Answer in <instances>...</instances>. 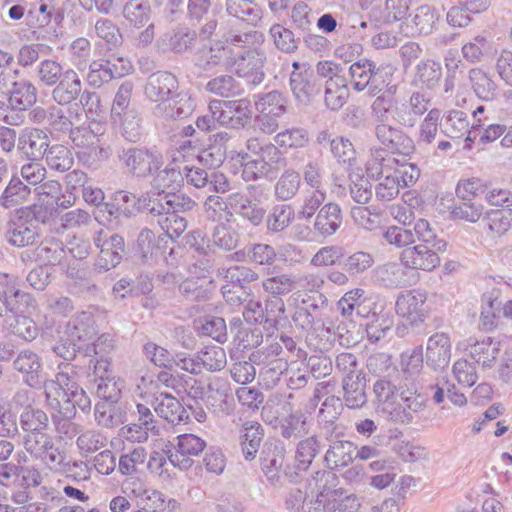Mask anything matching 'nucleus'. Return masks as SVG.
Segmentation results:
<instances>
[{"label": "nucleus", "mask_w": 512, "mask_h": 512, "mask_svg": "<svg viewBox=\"0 0 512 512\" xmlns=\"http://www.w3.org/2000/svg\"><path fill=\"white\" fill-rule=\"evenodd\" d=\"M251 39L263 42V35L258 32L231 36V51L227 70L246 80L248 84L257 86L265 78L264 65L266 53L260 47H247Z\"/></svg>", "instance_id": "nucleus-1"}, {"label": "nucleus", "mask_w": 512, "mask_h": 512, "mask_svg": "<svg viewBox=\"0 0 512 512\" xmlns=\"http://www.w3.org/2000/svg\"><path fill=\"white\" fill-rule=\"evenodd\" d=\"M396 91V85L388 88V93H384L375 98L371 106L381 112V115L389 117L398 125L406 128H412L419 118L424 115L430 106V99L419 91L413 92L407 102L394 97L392 93Z\"/></svg>", "instance_id": "nucleus-2"}, {"label": "nucleus", "mask_w": 512, "mask_h": 512, "mask_svg": "<svg viewBox=\"0 0 512 512\" xmlns=\"http://www.w3.org/2000/svg\"><path fill=\"white\" fill-rule=\"evenodd\" d=\"M246 147L248 152L240 155L245 181L268 178L276 173L282 160L277 146L265 138L250 137Z\"/></svg>", "instance_id": "nucleus-3"}, {"label": "nucleus", "mask_w": 512, "mask_h": 512, "mask_svg": "<svg viewBox=\"0 0 512 512\" xmlns=\"http://www.w3.org/2000/svg\"><path fill=\"white\" fill-rule=\"evenodd\" d=\"M366 171L369 177H379L381 173H386L403 188L414 185L420 176V170L416 165L392 156L384 157L381 149L371 151Z\"/></svg>", "instance_id": "nucleus-4"}, {"label": "nucleus", "mask_w": 512, "mask_h": 512, "mask_svg": "<svg viewBox=\"0 0 512 512\" xmlns=\"http://www.w3.org/2000/svg\"><path fill=\"white\" fill-rule=\"evenodd\" d=\"M56 379L44 383L47 404L65 418L73 417V405L70 404L68 388L74 387L76 376L75 367L69 363L59 366Z\"/></svg>", "instance_id": "nucleus-5"}, {"label": "nucleus", "mask_w": 512, "mask_h": 512, "mask_svg": "<svg viewBox=\"0 0 512 512\" xmlns=\"http://www.w3.org/2000/svg\"><path fill=\"white\" fill-rule=\"evenodd\" d=\"M371 115L376 121L374 135L383 146V150L392 154L408 156L415 150L414 141L400 128L393 126L389 117L381 115V112L371 106Z\"/></svg>", "instance_id": "nucleus-6"}, {"label": "nucleus", "mask_w": 512, "mask_h": 512, "mask_svg": "<svg viewBox=\"0 0 512 512\" xmlns=\"http://www.w3.org/2000/svg\"><path fill=\"white\" fill-rule=\"evenodd\" d=\"M25 451L50 470H59L66 460L65 452L56 446L53 437L47 433L26 434L23 438Z\"/></svg>", "instance_id": "nucleus-7"}, {"label": "nucleus", "mask_w": 512, "mask_h": 512, "mask_svg": "<svg viewBox=\"0 0 512 512\" xmlns=\"http://www.w3.org/2000/svg\"><path fill=\"white\" fill-rule=\"evenodd\" d=\"M427 300L426 291L420 289L402 291L396 298L395 312L407 325L419 327L430 314Z\"/></svg>", "instance_id": "nucleus-8"}, {"label": "nucleus", "mask_w": 512, "mask_h": 512, "mask_svg": "<svg viewBox=\"0 0 512 512\" xmlns=\"http://www.w3.org/2000/svg\"><path fill=\"white\" fill-rule=\"evenodd\" d=\"M127 173L136 178H147L163 166L162 155L144 147L123 149L119 154Z\"/></svg>", "instance_id": "nucleus-9"}, {"label": "nucleus", "mask_w": 512, "mask_h": 512, "mask_svg": "<svg viewBox=\"0 0 512 512\" xmlns=\"http://www.w3.org/2000/svg\"><path fill=\"white\" fill-rule=\"evenodd\" d=\"M209 111L216 115L218 124L234 129L245 127L252 118L251 103L247 98L213 100L209 104Z\"/></svg>", "instance_id": "nucleus-10"}, {"label": "nucleus", "mask_w": 512, "mask_h": 512, "mask_svg": "<svg viewBox=\"0 0 512 512\" xmlns=\"http://www.w3.org/2000/svg\"><path fill=\"white\" fill-rule=\"evenodd\" d=\"M382 67H376L374 62L362 58L349 67L351 85L357 92L367 89L370 96L378 95L387 84L382 75Z\"/></svg>", "instance_id": "nucleus-11"}, {"label": "nucleus", "mask_w": 512, "mask_h": 512, "mask_svg": "<svg viewBox=\"0 0 512 512\" xmlns=\"http://www.w3.org/2000/svg\"><path fill=\"white\" fill-rule=\"evenodd\" d=\"M457 350L465 352L483 369L492 368L500 353V342L491 337H468L459 341L456 346Z\"/></svg>", "instance_id": "nucleus-12"}, {"label": "nucleus", "mask_w": 512, "mask_h": 512, "mask_svg": "<svg viewBox=\"0 0 512 512\" xmlns=\"http://www.w3.org/2000/svg\"><path fill=\"white\" fill-rule=\"evenodd\" d=\"M446 249V242L418 244L401 253L402 264L411 269L431 271L440 263L439 253Z\"/></svg>", "instance_id": "nucleus-13"}, {"label": "nucleus", "mask_w": 512, "mask_h": 512, "mask_svg": "<svg viewBox=\"0 0 512 512\" xmlns=\"http://www.w3.org/2000/svg\"><path fill=\"white\" fill-rule=\"evenodd\" d=\"M231 51V36L225 41H216L209 47L198 49L192 58L194 66L203 72H209L217 66H222L227 70Z\"/></svg>", "instance_id": "nucleus-14"}, {"label": "nucleus", "mask_w": 512, "mask_h": 512, "mask_svg": "<svg viewBox=\"0 0 512 512\" xmlns=\"http://www.w3.org/2000/svg\"><path fill=\"white\" fill-rule=\"evenodd\" d=\"M176 439V451L173 453L169 450L168 458L170 465L185 471L192 467L194 463L192 457L203 452L206 442L194 434H182Z\"/></svg>", "instance_id": "nucleus-15"}, {"label": "nucleus", "mask_w": 512, "mask_h": 512, "mask_svg": "<svg viewBox=\"0 0 512 512\" xmlns=\"http://www.w3.org/2000/svg\"><path fill=\"white\" fill-rule=\"evenodd\" d=\"M177 77L167 71H157L151 74L144 86V95L150 102L161 104L178 91Z\"/></svg>", "instance_id": "nucleus-16"}, {"label": "nucleus", "mask_w": 512, "mask_h": 512, "mask_svg": "<svg viewBox=\"0 0 512 512\" xmlns=\"http://www.w3.org/2000/svg\"><path fill=\"white\" fill-rule=\"evenodd\" d=\"M452 342L444 332L431 335L426 343L425 361L428 367L438 371L445 369L451 359Z\"/></svg>", "instance_id": "nucleus-17"}, {"label": "nucleus", "mask_w": 512, "mask_h": 512, "mask_svg": "<svg viewBox=\"0 0 512 512\" xmlns=\"http://www.w3.org/2000/svg\"><path fill=\"white\" fill-rule=\"evenodd\" d=\"M17 148L30 161H40L49 148V137L41 129L26 128L18 137Z\"/></svg>", "instance_id": "nucleus-18"}, {"label": "nucleus", "mask_w": 512, "mask_h": 512, "mask_svg": "<svg viewBox=\"0 0 512 512\" xmlns=\"http://www.w3.org/2000/svg\"><path fill=\"white\" fill-rule=\"evenodd\" d=\"M154 411L159 417L172 425L186 424L190 416L186 408L173 395L159 392L152 401Z\"/></svg>", "instance_id": "nucleus-19"}, {"label": "nucleus", "mask_w": 512, "mask_h": 512, "mask_svg": "<svg viewBox=\"0 0 512 512\" xmlns=\"http://www.w3.org/2000/svg\"><path fill=\"white\" fill-rule=\"evenodd\" d=\"M195 100L189 92H175L166 102L155 106L154 113L166 119H184L195 109Z\"/></svg>", "instance_id": "nucleus-20"}, {"label": "nucleus", "mask_w": 512, "mask_h": 512, "mask_svg": "<svg viewBox=\"0 0 512 512\" xmlns=\"http://www.w3.org/2000/svg\"><path fill=\"white\" fill-rule=\"evenodd\" d=\"M425 398L413 392H402L388 418L396 423H410L414 415L425 408Z\"/></svg>", "instance_id": "nucleus-21"}, {"label": "nucleus", "mask_w": 512, "mask_h": 512, "mask_svg": "<svg viewBox=\"0 0 512 512\" xmlns=\"http://www.w3.org/2000/svg\"><path fill=\"white\" fill-rule=\"evenodd\" d=\"M82 93V83L79 75L73 69H67L53 89L52 98L59 105H68L79 96L81 97Z\"/></svg>", "instance_id": "nucleus-22"}, {"label": "nucleus", "mask_w": 512, "mask_h": 512, "mask_svg": "<svg viewBox=\"0 0 512 512\" xmlns=\"http://www.w3.org/2000/svg\"><path fill=\"white\" fill-rule=\"evenodd\" d=\"M155 175L151 180L153 191L166 194H173L184 182V176L181 166L175 162L169 163L164 169L155 171Z\"/></svg>", "instance_id": "nucleus-23"}, {"label": "nucleus", "mask_w": 512, "mask_h": 512, "mask_svg": "<svg viewBox=\"0 0 512 512\" xmlns=\"http://www.w3.org/2000/svg\"><path fill=\"white\" fill-rule=\"evenodd\" d=\"M38 236L37 224L33 219L16 217L9 223L8 242L17 247H25L35 242Z\"/></svg>", "instance_id": "nucleus-24"}, {"label": "nucleus", "mask_w": 512, "mask_h": 512, "mask_svg": "<svg viewBox=\"0 0 512 512\" xmlns=\"http://www.w3.org/2000/svg\"><path fill=\"white\" fill-rule=\"evenodd\" d=\"M356 446L348 440L330 441L324 455V463L330 470H339L347 467L354 460Z\"/></svg>", "instance_id": "nucleus-25"}, {"label": "nucleus", "mask_w": 512, "mask_h": 512, "mask_svg": "<svg viewBox=\"0 0 512 512\" xmlns=\"http://www.w3.org/2000/svg\"><path fill=\"white\" fill-rule=\"evenodd\" d=\"M278 427L280 435L287 440L303 438L310 432L311 421L302 410H295L282 417Z\"/></svg>", "instance_id": "nucleus-26"}, {"label": "nucleus", "mask_w": 512, "mask_h": 512, "mask_svg": "<svg viewBox=\"0 0 512 512\" xmlns=\"http://www.w3.org/2000/svg\"><path fill=\"white\" fill-rule=\"evenodd\" d=\"M15 370L23 375L24 382L30 387L37 386L39 373L42 371L41 358L33 351H21L13 362Z\"/></svg>", "instance_id": "nucleus-27"}, {"label": "nucleus", "mask_w": 512, "mask_h": 512, "mask_svg": "<svg viewBox=\"0 0 512 512\" xmlns=\"http://www.w3.org/2000/svg\"><path fill=\"white\" fill-rule=\"evenodd\" d=\"M264 437L260 423L247 421L243 424L240 435V446L243 457L247 461L255 459Z\"/></svg>", "instance_id": "nucleus-28"}, {"label": "nucleus", "mask_w": 512, "mask_h": 512, "mask_svg": "<svg viewBox=\"0 0 512 512\" xmlns=\"http://www.w3.org/2000/svg\"><path fill=\"white\" fill-rule=\"evenodd\" d=\"M66 334L72 341L90 340L96 334L93 314L88 311H82L74 315L66 326Z\"/></svg>", "instance_id": "nucleus-29"}, {"label": "nucleus", "mask_w": 512, "mask_h": 512, "mask_svg": "<svg viewBox=\"0 0 512 512\" xmlns=\"http://www.w3.org/2000/svg\"><path fill=\"white\" fill-rule=\"evenodd\" d=\"M341 208L336 203L325 204L318 212L314 229L321 235L327 237L333 235L341 226Z\"/></svg>", "instance_id": "nucleus-30"}, {"label": "nucleus", "mask_w": 512, "mask_h": 512, "mask_svg": "<svg viewBox=\"0 0 512 512\" xmlns=\"http://www.w3.org/2000/svg\"><path fill=\"white\" fill-rule=\"evenodd\" d=\"M48 123L53 130L64 133H71L74 125L80 122L81 113L78 108L70 106L63 109L58 106H52L48 109Z\"/></svg>", "instance_id": "nucleus-31"}, {"label": "nucleus", "mask_w": 512, "mask_h": 512, "mask_svg": "<svg viewBox=\"0 0 512 512\" xmlns=\"http://www.w3.org/2000/svg\"><path fill=\"white\" fill-rule=\"evenodd\" d=\"M290 86L295 98L301 103H308L319 92L309 69H304V72L292 71Z\"/></svg>", "instance_id": "nucleus-32"}, {"label": "nucleus", "mask_w": 512, "mask_h": 512, "mask_svg": "<svg viewBox=\"0 0 512 512\" xmlns=\"http://www.w3.org/2000/svg\"><path fill=\"white\" fill-rule=\"evenodd\" d=\"M440 15L438 11L429 6L421 5L410 15V27L419 35H429L436 28Z\"/></svg>", "instance_id": "nucleus-33"}, {"label": "nucleus", "mask_w": 512, "mask_h": 512, "mask_svg": "<svg viewBox=\"0 0 512 512\" xmlns=\"http://www.w3.org/2000/svg\"><path fill=\"white\" fill-rule=\"evenodd\" d=\"M9 94V103L22 112L32 107L37 101V88L29 80L22 79L13 83Z\"/></svg>", "instance_id": "nucleus-34"}, {"label": "nucleus", "mask_w": 512, "mask_h": 512, "mask_svg": "<svg viewBox=\"0 0 512 512\" xmlns=\"http://www.w3.org/2000/svg\"><path fill=\"white\" fill-rule=\"evenodd\" d=\"M30 300L31 296L20 289L0 290V316L24 313Z\"/></svg>", "instance_id": "nucleus-35"}, {"label": "nucleus", "mask_w": 512, "mask_h": 512, "mask_svg": "<svg viewBox=\"0 0 512 512\" xmlns=\"http://www.w3.org/2000/svg\"><path fill=\"white\" fill-rule=\"evenodd\" d=\"M296 278L291 273H269L262 280V288L271 297H280L289 294L296 288Z\"/></svg>", "instance_id": "nucleus-36"}, {"label": "nucleus", "mask_w": 512, "mask_h": 512, "mask_svg": "<svg viewBox=\"0 0 512 512\" xmlns=\"http://www.w3.org/2000/svg\"><path fill=\"white\" fill-rule=\"evenodd\" d=\"M196 33L190 30H179L172 34L166 33L159 38L157 45L164 52L171 51L174 53H184L188 51L194 41Z\"/></svg>", "instance_id": "nucleus-37"}, {"label": "nucleus", "mask_w": 512, "mask_h": 512, "mask_svg": "<svg viewBox=\"0 0 512 512\" xmlns=\"http://www.w3.org/2000/svg\"><path fill=\"white\" fill-rule=\"evenodd\" d=\"M111 118L114 123L120 125L121 134L126 140L130 142L140 140L143 133L142 119L136 109L126 110L117 117L114 115Z\"/></svg>", "instance_id": "nucleus-38"}, {"label": "nucleus", "mask_w": 512, "mask_h": 512, "mask_svg": "<svg viewBox=\"0 0 512 512\" xmlns=\"http://www.w3.org/2000/svg\"><path fill=\"white\" fill-rule=\"evenodd\" d=\"M122 15L131 26L139 29L150 21L152 8L148 0H128L123 5Z\"/></svg>", "instance_id": "nucleus-39"}, {"label": "nucleus", "mask_w": 512, "mask_h": 512, "mask_svg": "<svg viewBox=\"0 0 512 512\" xmlns=\"http://www.w3.org/2000/svg\"><path fill=\"white\" fill-rule=\"evenodd\" d=\"M343 386V399L345 405L350 409L362 408L367 402L365 393V377L351 378L347 377L342 379Z\"/></svg>", "instance_id": "nucleus-40"}, {"label": "nucleus", "mask_w": 512, "mask_h": 512, "mask_svg": "<svg viewBox=\"0 0 512 512\" xmlns=\"http://www.w3.org/2000/svg\"><path fill=\"white\" fill-rule=\"evenodd\" d=\"M320 452V441L316 435L301 439L295 450V467L298 471H307Z\"/></svg>", "instance_id": "nucleus-41"}, {"label": "nucleus", "mask_w": 512, "mask_h": 512, "mask_svg": "<svg viewBox=\"0 0 512 512\" xmlns=\"http://www.w3.org/2000/svg\"><path fill=\"white\" fill-rule=\"evenodd\" d=\"M104 129L100 124L89 126H76L71 133L69 138L72 141L77 152L88 151L92 145L99 142V137L103 135Z\"/></svg>", "instance_id": "nucleus-42"}, {"label": "nucleus", "mask_w": 512, "mask_h": 512, "mask_svg": "<svg viewBox=\"0 0 512 512\" xmlns=\"http://www.w3.org/2000/svg\"><path fill=\"white\" fill-rule=\"evenodd\" d=\"M301 186V175L294 169H286L282 172L274 185V195L278 200L292 199Z\"/></svg>", "instance_id": "nucleus-43"}, {"label": "nucleus", "mask_w": 512, "mask_h": 512, "mask_svg": "<svg viewBox=\"0 0 512 512\" xmlns=\"http://www.w3.org/2000/svg\"><path fill=\"white\" fill-rule=\"evenodd\" d=\"M54 10L52 0H38L30 5L26 24L33 30L45 28L51 22Z\"/></svg>", "instance_id": "nucleus-44"}, {"label": "nucleus", "mask_w": 512, "mask_h": 512, "mask_svg": "<svg viewBox=\"0 0 512 512\" xmlns=\"http://www.w3.org/2000/svg\"><path fill=\"white\" fill-rule=\"evenodd\" d=\"M469 80L475 94L482 100L492 101L497 95V84L482 69L473 68L469 71Z\"/></svg>", "instance_id": "nucleus-45"}, {"label": "nucleus", "mask_w": 512, "mask_h": 512, "mask_svg": "<svg viewBox=\"0 0 512 512\" xmlns=\"http://www.w3.org/2000/svg\"><path fill=\"white\" fill-rule=\"evenodd\" d=\"M295 218V211L289 204H277L270 210L267 219V230L272 233L283 232Z\"/></svg>", "instance_id": "nucleus-46"}, {"label": "nucleus", "mask_w": 512, "mask_h": 512, "mask_svg": "<svg viewBox=\"0 0 512 512\" xmlns=\"http://www.w3.org/2000/svg\"><path fill=\"white\" fill-rule=\"evenodd\" d=\"M206 91L220 97H235L243 93L241 84L232 76L222 74L209 80L205 85Z\"/></svg>", "instance_id": "nucleus-47"}, {"label": "nucleus", "mask_w": 512, "mask_h": 512, "mask_svg": "<svg viewBox=\"0 0 512 512\" xmlns=\"http://www.w3.org/2000/svg\"><path fill=\"white\" fill-rule=\"evenodd\" d=\"M309 143L308 132L299 127L285 129L274 137V145L284 151L304 148Z\"/></svg>", "instance_id": "nucleus-48"}, {"label": "nucleus", "mask_w": 512, "mask_h": 512, "mask_svg": "<svg viewBox=\"0 0 512 512\" xmlns=\"http://www.w3.org/2000/svg\"><path fill=\"white\" fill-rule=\"evenodd\" d=\"M377 280L387 288L401 287L406 283V272L401 264L388 262L376 268Z\"/></svg>", "instance_id": "nucleus-49"}, {"label": "nucleus", "mask_w": 512, "mask_h": 512, "mask_svg": "<svg viewBox=\"0 0 512 512\" xmlns=\"http://www.w3.org/2000/svg\"><path fill=\"white\" fill-rule=\"evenodd\" d=\"M349 97L346 78H335L325 83V103L331 110L340 109Z\"/></svg>", "instance_id": "nucleus-50"}, {"label": "nucleus", "mask_w": 512, "mask_h": 512, "mask_svg": "<svg viewBox=\"0 0 512 512\" xmlns=\"http://www.w3.org/2000/svg\"><path fill=\"white\" fill-rule=\"evenodd\" d=\"M250 0H226V11L230 16L256 25L261 19V11Z\"/></svg>", "instance_id": "nucleus-51"}, {"label": "nucleus", "mask_w": 512, "mask_h": 512, "mask_svg": "<svg viewBox=\"0 0 512 512\" xmlns=\"http://www.w3.org/2000/svg\"><path fill=\"white\" fill-rule=\"evenodd\" d=\"M442 76L440 63L433 60H424L417 64L415 82L417 85L433 89L436 87Z\"/></svg>", "instance_id": "nucleus-52"}, {"label": "nucleus", "mask_w": 512, "mask_h": 512, "mask_svg": "<svg viewBox=\"0 0 512 512\" xmlns=\"http://www.w3.org/2000/svg\"><path fill=\"white\" fill-rule=\"evenodd\" d=\"M255 105L259 113L266 115L281 117L287 112V99L278 91H271L259 96Z\"/></svg>", "instance_id": "nucleus-53"}, {"label": "nucleus", "mask_w": 512, "mask_h": 512, "mask_svg": "<svg viewBox=\"0 0 512 512\" xmlns=\"http://www.w3.org/2000/svg\"><path fill=\"white\" fill-rule=\"evenodd\" d=\"M121 75L122 72L118 71L116 65L111 61H93L89 66L87 81L94 87H100L103 83Z\"/></svg>", "instance_id": "nucleus-54"}, {"label": "nucleus", "mask_w": 512, "mask_h": 512, "mask_svg": "<svg viewBox=\"0 0 512 512\" xmlns=\"http://www.w3.org/2000/svg\"><path fill=\"white\" fill-rule=\"evenodd\" d=\"M239 233L228 223H218L211 234L212 245L222 251H231L238 246Z\"/></svg>", "instance_id": "nucleus-55"}, {"label": "nucleus", "mask_w": 512, "mask_h": 512, "mask_svg": "<svg viewBox=\"0 0 512 512\" xmlns=\"http://www.w3.org/2000/svg\"><path fill=\"white\" fill-rule=\"evenodd\" d=\"M451 373L458 385L466 388L474 386L479 378L476 364L465 357L457 359L452 364Z\"/></svg>", "instance_id": "nucleus-56"}, {"label": "nucleus", "mask_w": 512, "mask_h": 512, "mask_svg": "<svg viewBox=\"0 0 512 512\" xmlns=\"http://www.w3.org/2000/svg\"><path fill=\"white\" fill-rule=\"evenodd\" d=\"M48 422V416L43 410L31 406H27L20 415V425L26 434L44 433Z\"/></svg>", "instance_id": "nucleus-57"}, {"label": "nucleus", "mask_w": 512, "mask_h": 512, "mask_svg": "<svg viewBox=\"0 0 512 512\" xmlns=\"http://www.w3.org/2000/svg\"><path fill=\"white\" fill-rule=\"evenodd\" d=\"M30 193V188L20 179L12 178L0 197V205L4 208L21 205L28 200Z\"/></svg>", "instance_id": "nucleus-58"}, {"label": "nucleus", "mask_w": 512, "mask_h": 512, "mask_svg": "<svg viewBox=\"0 0 512 512\" xmlns=\"http://www.w3.org/2000/svg\"><path fill=\"white\" fill-rule=\"evenodd\" d=\"M45 158L49 168L59 172L68 171L74 163L70 149L59 144L49 146Z\"/></svg>", "instance_id": "nucleus-59"}, {"label": "nucleus", "mask_w": 512, "mask_h": 512, "mask_svg": "<svg viewBox=\"0 0 512 512\" xmlns=\"http://www.w3.org/2000/svg\"><path fill=\"white\" fill-rule=\"evenodd\" d=\"M428 113L419 125L417 144L419 146L431 144L438 133V126L441 120L439 109H428Z\"/></svg>", "instance_id": "nucleus-60"}, {"label": "nucleus", "mask_w": 512, "mask_h": 512, "mask_svg": "<svg viewBox=\"0 0 512 512\" xmlns=\"http://www.w3.org/2000/svg\"><path fill=\"white\" fill-rule=\"evenodd\" d=\"M374 392L379 402V410L388 417L399 400L400 394L397 393L396 386L390 381L378 380L374 384Z\"/></svg>", "instance_id": "nucleus-61"}, {"label": "nucleus", "mask_w": 512, "mask_h": 512, "mask_svg": "<svg viewBox=\"0 0 512 512\" xmlns=\"http://www.w3.org/2000/svg\"><path fill=\"white\" fill-rule=\"evenodd\" d=\"M197 353L202 371H220L226 366V353L220 346H207Z\"/></svg>", "instance_id": "nucleus-62"}, {"label": "nucleus", "mask_w": 512, "mask_h": 512, "mask_svg": "<svg viewBox=\"0 0 512 512\" xmlns=\"http://www.w3.org/2000/svg\"><path fill=\"white\" fill-rule=\"evenodd\" d=\"M285 303L280 297H271L265 301L263 323L266 330L274 329L285 322Z\"/></svg>", "instance_id": "nucleus-63"}, {"label": "nucleus", "mask_w": 512, "mask_h": 512, "mask_svg": "<svg viewBox=\"0 0 512 512\" xmlns=\"http://www.w3.org/2000/svg\"><path fill=\"white\" fill-rule=\"evenodd\" d=\"M64 73L62 65L52 59H45L36 67L37 78L46 87L55 86Z\"/></svg>", "instance_id": "nucleus-64"}]
</instances>
